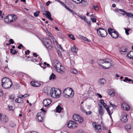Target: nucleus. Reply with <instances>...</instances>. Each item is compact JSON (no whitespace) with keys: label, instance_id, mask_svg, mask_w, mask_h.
Instances as JSON below:
<instances>
[{"label":"nucleus","instance_id":"1","mask_svg":"<svg viewBox=\"0 0 133 133\" xmlns=\"http://www.w3.org/2000/svg\"><path fill=\"white\" fill-rule=\"evenodd\" d=\"M61 93V90L58 88H52L50 90V95L54 98H58Z\"/></svg>","mask_w":133,"mask_h":133},{"label":"nucleus","instance_id":"2","mask_svg":"<svg viewBox=\"0 0 133 133\" xmlns=\"http://www.w3.org/2000/svg\"><path fill=\"white\" fill-rule=\"evenodd\" d=\"M74 94L73 90L70 87L65 88L64 90L62 93L63 97L66 98H70L71 96H73Z\"/></svg>","mask_w":133,"mask_h":133},{"label":"nucleus","instance_id":"3","mask_svg":"<svg viewBox=\"0 0 133 133\" xmlns=\"http://www.w3.org/2000/svg\"><path fill=\"white\" fill-rule=\"evenodd\" d=\"M44 45L48 50H52L53 46L52 45L51 41L48 39L44 38L42 41Z\"/></svg>","mask_w":133,"mask_h":133},{"label":"nucleus","instance_id":"4","mask_svg":"<svg viewBox=\"0 0 133 133\" xmlns=\"http://www.w3.org/2000/svg\"><path fill=\"white\" fill-rule=\"evenodd\" d=\"M109 59H104L103 60L98 59L97 60V62L98 64L101 67L103 68H106V67L102 65V64H104L105 63H108V67L107 68H110L111 67V63L109 61Z\"/></svg>","mask_w":133,"mask_h":133},{"label":"nucleus","instance_id":"5","mask_svg":"<svg viewBox=\"0 0 133 133\" xmlns=\"http://www.w3.org/2000/svg\"><path fill=\"white\" fill-rule=\"evenodd\" d=\"M98 35L101 36L102 37H105L107 35V32L103 29L101 28H99L97 29Z\"/></svg>","mask_w":133,"mask_h":133},{"label":"nucleus","instance_id":"6","mask_svg":"<svg viewBox=\"0 0 133 133\" xmlns=\"http://www.w3.org/2000/svg\"><path fill=\"white\" fill-rule=\"evenodd\" d=\"M44 114L42 111L38 112L36 115V119L38 122H43Z\"/></svg>","mask_w":133,"mask_h":133},{"label":"nucleus","instance_id":"7","mask_svg":"<svg viewBox=\"0 0 133 133\" xmlns=\"http://www.w3.org/2000/svg\"><path fill=\"white\" fill-rule=\"evenodd\" d=\"M73 118L75 121H78L80 123H82L83 121V118H82L79 115L76 114L73 115Z\"/></svg>","mask_w":133,"mask_h":133},{"label":"nucleus","instance_id":"8","mask_svg":"<svg viewBox=\"0 0 133 133\" xmlns=\"http://www.w3.org/2000/svg\"><path fill=\"white\" fill-rule=\"evenodd\" d=\"M127 115L125 112H123L121 113V120L123 122H126L128 120Z\"/></svg>","mask_w":133,"mask_h":133},{"label":"nucleus","instance_id":"9","mask_svg":"<svg viewBox=\"0 0 133 133\" xmlns=\"http://www.w3.org/2000/svg\"><path fill=\"white\" fill-rule=\"evenodd\" d=\"M51 102V99L50 98H48L43 100V104L44 106L46 107L49 105Z\"/></svg>","mask_w":133,"mask_h":133},{"label":"nucleus","instance_id":"10","mask_svg":"<svg viewBox=\"0 0 133 133\" xmlns=\"http://www.w3.org/2000/svg\"><path fill=\"white\" fill-rule=\"evenodd\" d=\"M95 131L101 133L102 131L101 126L100 125H95Z\"/></svg>","mask_w":133,"mask_h":133},{"label":"nucleus","instance_id":"11","mask_svg":"<svg viewBox=\"0 0 133 133\" xmlns=\"http://www.w3.org/2000/svg\"><path fill=\"white\" fill-rule=\"evenodd\" d=\"M2 83H12V82L10 79L7 77L3 78L2 81Z\"/></svg>","mask_w":133,"mask_h":133},{"label":"nucleus","instance_id":"12","mask_svg":"<svg viewBox=\"0 0 133 133\" xmlns=\"http://www.w3.org/2000/svg\"><path fill=\"white\" fill-rule=\"evenodd\" d=\"M46 14L43 13V14L45 15L46 17L51 21H53V19L51 17V14L50 12L48 11H45Z\"/></svg>","mask_w":133,"mask_h":133},{"label":"nucleus","instance_id":"13","mask_svg":"<svg viewBox=\"0 0 133 133\" xmlns=\"http://www.w3.org/2000/svg\"><path fill=\"white\" fill-rule=\"evenodd\" d=\"M122 107L123 108V109L128 110L130 109V107L127 104L125 103H124L122 104Z\"/></svg>","mask_w":133,"mask_h":133},{"label":"nucleus","instance_id":"14","mask_svg":"<svg viewBox=\"0 0 133 133\" xmlns=\"http://www.w3.org/2000/svg\"><path fill=\"white\" fill-rule=\"evenodd\" d=\"M112 38H117L118 36V33L117 31L113 32L110 34Z\"/></svg>","mask_w":133,"mask_h":133},{"label":"nucleus","instance_id":"15","mask_svg":"<svg viewBox=\"0 0 133 133\" xmlns=\"http://www.w3.org/2000/svg\"><path fill=\"white\" fill-rule=\"evenodd\" d=\"M50 87H46L44 88L43 90L44 92L47 94L48 95L50 94V93H49V91L50 92V90L51 89Z\"/></svg>","mask_w":133,"mask_h":133},{"label":"nucleus","instance_id":"16","mask_svg":"<svg viewBox=\"0 0 133 133\" xmlns=\"http://www.w3.org/2000/svg\"><path fill=\"white\" fill-rule=\"evenodd\" d=\"M12 84L9 85L8 84H2V87L5 89L9 88L12 85Z\"/></svg>","mask_w":133,"mask_h":133},{"label":"nucleus","instance_id":"17","mask_svg":"<svg viewBox=\"0 0 133 133\" xmlns=\"http://www.w3.org/2000/svg\"><path fill=\"white\" fill-rule=\"evenodd\" d=\"M2 122L4 123H5L7 122L8 120V117L6 115L3 116L1 119Z\"/></svg>","mask_w":133,"mask_h":133},{"label":"nucleus","instance_id":"18","mask_svg":"<svg viewBox=\"0 0 133 133\" xmlns=\"http://www.w3.org/2000/svg\"><path fill=\"white\" fill-rule=\"evenodd\" d=\"M10 23L12 22L13 21H15L17 19V17L16 15H13V16L10 15Z\"/></svg>","mask_w":133,"mask_h":133},{"label":"nucleus","instance_id":"19","mask_svg":"<svg viewBox=\"0 0 133 133\" xmlns=\"http://www.w3.org/2000/svg\"><path fill=\"white\" fill-rule=\"evenodd\" d=\"M99 107L98 108V111H99L98 114L99 115L103 116V115L104 112L103 109L102 108V107L101 106H99Z\"/></svg>","mask_w":133,"mask_h":133},{"label":"nucleus","instance_id":"20","mask_svg":"<svg viewBox=\"0 0 133 133\" xmlns=\"http://www.w3.org/2000/svg\"><path fill=\"white\" fill-rule=\"evenodd\" d=\"M56 111L58 113H60L61 111L62 110H63V109L62 108L60 105H58L56 108Z\"/></svg>","mask_w":133,"mask_h":133},{"label":"nucleus","instance_id":"21","mask_svg":"<svg viewBox=\"0 0 133 133\" xmlns=\"http://www.w3.org/2000/svg\"><path fill=\"white\" fill-rule=\"evenodd\" d=\"M71 50L72 52L77 53L78 50V48L76 47L75 45H74L72 47Z\"/></svg>","mask_w":133,"mask_h":133},{"label":"nucleus","instance_id":"22","mask_svg":"<svg viewBox=\"0 0 133 133\" xmlns=\"http://www.w3.org/2000/svg\"><path fill=\"white\" fill-rule=\"evenodd\" d=\"M127 55L130 59H133V51H130Z\"/></svg>","mask_w":133,"mask_h":133},{"label":"nucleus","instance_id":"23","mask_svg":"<svg viewBox=\"0 0 133 133\" xmlns=\"http://www.w3.org/2000/svg\"><path fill=\"white\" fill-rule=\"evenodd\" d=\"M10 15H8V16H6L4 19L5 22L6 23H10Z\"/></svg>","mask_w":133,"mask_h":133},{"label":"nucleus","instance_id":"24","mask_svg":"<svg viewBox=\"0 0 133 133\" xmlns=\"http://www.w3.org/2000/svg\"><path fill=\"white\" fill-rule=\"evenodd\" d=\"M60 67H59L57 68H55V69L58 72H59L61 74H63L64 73V71L62 70L60 68Z\"/></svg>","mask_w":133,"mask_h":133},{"label":"nucleus","instance_id":"25","mask_svg":"<svg viewBox=\"0 0 133 133\" xmlns=\"http://www.w3.org/2000/svg\"><path fill=\"white\" fill-rule=\"evenodd\" d=\"M73 121L70 120L69 121L67 124V127L70 128H72V123H73Z\"/></svg>","mask_w":133,"mask_h":133},{"label":"nucleus","instance_id":"26","mask_svg":"<svg viewBox=\"0 0 133 133\" xmlns=\"http://www.w3.org/2000/svg\"><path fill=\"white\" fill-rule=\"evenodd\" d=\"M125 14H126L129 17L133 18V14L131 13L126 12H125Z\"/></svg>","mask_w":133,"mask_h":133},{"label":"nucleus","instance_id":"27","mask_svg":"<svg viewBox=\"0 0 133 133\" xmlns=\"http://www.w3.org/2000/svg\"><path fill=\"white\" fill-rule=\"evenodd\" d=\"M73 122L72 123V127L71 129L75 128L77 127L78 124L76 122L73 121Z\"/></svg>","mask_w":133,"mask_h":133},{"label":"nucleus","instance_id":"28","mask_svg":"<svg viewBox=\"0 0 133 133\" xmlns=\"http://www.w3.org/2000/svg\"><path fill=\"white\" fill-rule=\"evenodd\" d=\"M127 48H126L125 47H122L121 48V50L120 52H125L127 50Z\"/></svg>","mask_w":133,"mask_h":133},{"label":"nucleus","instance_id":"29","mask_svg":"<svg viewBox=\"0 0 133 133\" xmlns=\"http://www.w3.org/2000/svg\"><path fill=\"white\" fill-rule=\"evenodd\" d=\"M12 85H13V87L14 89H18L19 87V85L18 84H12Z\"/></svg>","mask_w":133,"mask_h":133},{"label":"nucleus","instance_id":"30","mask_svg":"<svg viewBox=\"0 0 133 133\" xmlns=\"http://www.w3.org/2000/svg\"><path fill=\"white\" fill-rule=\"evenodd\" d=\"M105 80L103 78L100 79L98 81V83H105Z\"/></svg>","mask_w":133,"mask_h":133},{"label":"nucleus","instance_id":"31","mask_svg":"<svg viewBox=\"0 0 133 133\" xmlns=\"http://www.w3.org/2000/svg\"><path fill=\"white\" fill-rule=\"evenodd\" d=\"M125 128L127 130H130L131 128V126L130 124H127L125 126Z\"/></svg>","mask_w":133,"mask_h":133},{"label":"nucleus","instance_id":"32","mask_svg":"<svg viewBox=\"0 0 133 133\" xmlns=\"http://www.w3.org/2000/svg\"><path fill=\"white\" fill-rule=\"evenodd\" d=\"M59 62L56 59H54L53 62V66L54 67L55 65H55H57L58 63Z\"/></svg>","mask_w":133,"mask_h":133},{"label":"nucleus","instance_id":"33","mask_svg":"<svg viewBox=\"0 0 133 133\" xmlns=\"http://www.w3.org/2000/svg\"><path fill=\"white\" fill-rule=\"evenodd\" d=\"M31 86H32L38 87L41 86V84H30Z\"/></svg>","mask_w":133,"mask_h":133},{"label":"nucleus","instance_id":"34","mask_svg":"<svg viewBox=\"0 0 133 133\" xmlns=\"http://www.w3.org/2000/svg\"><path fill=\"white\" fill-rule=\"evenodd\" d=\"M105 108L106 109L107 111V112L108 113V114L109 115V116H110V117H111V115L112 114L113 112L112 111V112L111 113L110 112V110H109V108L108 107H107L106 108Z\"/></svg>","mask_w":133,"mask_h":133},{"label":"nucleus","instance_id":"35","mask_svg":"<svg viewBox=\"0 0 133 133\" xmlns=\"http://www.w3.org/2000/svg\"><path fill=\"white\" fill-rule=\"evenodd\" d=\"M10 53H12L13 55L17 54V51L16 50L13 49H10Z\"/></svg>","mask_w":133,"mask_h":133},{"label":"nucleus","instance_id":"36","mask_svg":"<svg viewBox=\"0 0 133 133\" xmlns=\"http://www.w3.org/2000/svg\"><path fill=\"white\" fill-rule=\"evenodd\" d=\"M123 81L124 82H127V81H128V82H130L131 81H132V83L133 82V81H132L131 79H129L128 77H125V79L123 80Z\"/></svg>","mask_w":133,"mask_h":133},{"label":"nucleus","instance_id":"37","mask_svg":"<svg viewBox=\"0 0 133 133\" xmlns=\"http://www.w3.org/2000/svg\"><path fill=\"white\" fill-rule=\"evenodd\" d=\"M79 36L80 38H82L83 40H84L85 41H89V39L87 38H86L84 36H81L80 35H79Z\"/></svg>","mask_w":133,"mask_h":133},{"label":"nucleus","instance_id":"38","mask_svg":"<svg viewBox=\"0 0 133 133\" xmlns=\"http://www.w3.org/2000/svg\"><path fill=\"white\" fill-rule=\"evenodd\" d=\"M47 35H48L49 36H50V37H51V38L53 39L54 38V36H52L51 33L49 31L48 29H47Z\"/></svg>","mask_w":133,"mask_h":133},{"label":"nucleus","instance_id":"39","mask_svg":"<svg viewBox=\"0 0 133 133\" xmlns=\"http://www.w3.org/2000/svg\"><path fill=\"white\" fill-rule=\"evenodd\" d=\"M55 75L53 73H52L49 77V79L50 80H51L52 79H55Z\"/></svg>","mask_w":133,"mask_h":133},{"label":"nucleus","instance_id":"40","mask_svg":"<svg viewBox=\"0 0 133 133\" xmlns=\"http://www.w3.org/2000/svg\"><path fill=\"white\" fill-rule=\"evenodd\" d=\"M68 36L71 39H72L73 40H75V38L74 37V36L72 34H69L68 35Z\"/></svg>","mask_w":133,"mask_h":133},{"label":"nucleus","instance_id":"41","mask_svg":"<svg viewBox=\"0 0 133 133\" xmlns=\"http://www.w3.org/2000/svg\"><path fill=\"white\" fill-rule=\"evenodd\" d=\"M71 73L77 74V70L74 69H72L71 70Z\"/></svg>","mask_w":133,"mask_h":133},{"label":"nucleus","instance_id":"42","mask_svg":"<svg viewBox=\"0 0 133 133\" xmlns=\"http://www.w3.org/2000/svg\"><path fill=\"white\" fill-rule=\"evenodd\" d=\"M40 11H36L34 13V15L35 17H38V16Z\"/></svg>","mask_w":133,"mask_h":133},{"label":"nucleus","instance_id":"43","mask_svg":"<svg viewBox=\"0 0 133 133\" xmlns=\"http://www.w3.org/2000/svg\"><path fill=\"white\" fill-rule=\"evenodd\" d=\"M118 10H119V11L121 12H124V13H123L122 14V15L123 16H124L125 15V12H126V11H125L123 9H117Z\"/></svg>","mask_w":133,"mask_h":133},{"label":"nucleus","instance_id":"44","mask_svg":"<svg viewBox=\"0 0 133 133\" xmlns=\"http://www.w3.org/2000/svg\"><path fill=\"white\" fill-rule=\"evenodd\" d=\"M62 66V65L61 63L59 62L58 63V64L57 65H55H55L54 67V68H57V67H61Z\"/></svg>","mask_w":133,"mask_h":133},{"label":"nucleus","instance_id":"45","mask_svg":"<svg viewBox=\"0 0 133 133\" xmlns=\"http://www.w3.org/2000/svg\"><path fill=\"white\" fill-rule=\"evenodd\" d=\"M79 17L81 18L82 19H83L84 20V21H85V20L87 18L85 17L84 16H82L81 15H78Z\"/></svg>","mask_w":133,"mask_h":133},{"label":"nucleus","instance_id":"46","mask_svg":"<svg viewBox=\"0 0 133 133\" xmlns=\"http://www.w3.org/2000/svg\"><path fill=\"white\" fill-rule=\"evenodd\" d=\"M85 22L88 24V25L89 26H90L91 25L90 21H88V19H86L85 20Z\"/></svg>","mask_w":133,"mask_h":133},{"label":"nucleus","instance_id":"47","mask_svg":"<svg viewBox=\"0 0 133 133\" xmlns=\"http://www.w3.org/2000/svg\"><path fill=\"white\" fill-rule=\"evenodd\" d=\"M9 97L11 99H14L15 98V96L14 95H10Z\"/></svg>","mask_w":133,"mask_h":133},{"label":"nucleus","instance_id":"48","mask_svg":"<svg viewBox=\"0 0 133 133\" xmlns=\"http://www.w3.org/2000/svg\"><path fill=\"white\" fill-rule=\"evenodd\" d=\"M85 113L88 116L91 114L92 113V112L91 111H86Z\"/></svg>","mask_w":133,"mask_h":133},{"label":"nucleus","instance_id":"49","mask_svg":"<svg viewBox=\"0 0 133 133\" xmlns=\"http://www.w3.org/2000/svg\"><path fill=\"white\" fill-rule=\"evenodd\" d=\"M81 111L84 113H85L86 111L84 109V108L83 107H82L81 108Z\"/></svg>","mask_w":133,"mask_h":133},{"label":"nucleus","instance_id":"50","mask_svg":"<svg viewBox=\"0 0 133 133\" xmlns=\"http://www.w3.org/2000/svg\"><path fill=\"white\" fill-rule=\"evenodd\" d=\"M32 82H33V83H38L41 82L38 81H36L35 80H34L33 81H31L30 83H32Z\"/></svg>","mask_w":133,"mask_h":133},{"label":"nucleus","instance_id":"51","mask_svg":"<svg viewBox=\"0 0 133 133\" xmlns=\"http://www.w3.org/2000/svg\"><path fill=\"white\" fill-rule=\"evenodd\" d=\"M93 7H94V9L96 11H98V8L97 5L94 6Z\"/></svg>","mask_w":133,"mask_h":133},{"label":"nucleus","instance_id":"52","mask_svg":"<svg viewBox=\"0 0 133 133\" xmlns=\"http://www.w3.org/2000/svg\"><path fill=\"white\" fill-rule=\"evenodd\" d=\"M3 96V92L2 90L0 89V97Z\"/></svg>","mask_w":133,"mask_h":133},{"label":"nucleus","instance_id":"53","mask_svg":"<svg viewBox=\"0 0 133 133\" xmlns=\"http://www.w3.org/2000/svg\"><path fill=\"white\" fill-rule=\"evenodd\" d=\"M91 19L92 21L93 22H95L96 21V19L94 18H91Z\"/></svg>","mask_w":133,"mask_h":133},{"label":"nucleus","instance_id":"54","mask_svg":"<svg viewBox=\"0 0 133 133\" xmlns=\"http://www.w3.org/2000/svg\"><path fill=\"white\" fill-rule=\"evenodd\" d=\"M130 30V29H125V32L127 35H129V33L128 32Z\"/></svg>","mask_w":133,"mask_h":133},{"label":"nucleus","instance_id":"55","mask_svg":"<svg viewBox=\"0 0 133 133\" xmlns=\"http://www.w3.org/2000/svg\"><path fill=\"white\" fill-rule=\"evenodd\" d=\"M9 41L10 44H13L14 43V41H13V39H10Z\"/></svg>","mask_w":133,"mask_h":133},{"label":"nucleus","instance_id":"56","mask_svg":"<svg viewBox=\"0 0 133 133\" xmlns=\"http://www.w3.org/2000/svg\"><path fill=\"white\" fill-rule=\"evenodd\" d=\"M29 96V95L27 94H26L24 95H21V96H22V97H23L24 98L26 97Z\"/></svg>","mask_w":133,"mask_h":133},{"label":"nucleus","instance_id":"57","mask_svg":"<svg viewBox=\"0 0 133 133\" xmlns=\"http://www.w3.org/2000/svg\"><path fill=\"white\" fill-rule=\"evenodd\" d=\"M110 105L113 108H115L116 106L114 104H112L110 102Z\"/></svg>","mask_w":133,"mask_h":133},{"label":"nucleus","instance_id":"58","mask_svg":"<svg viewBox=\"0 0 133 133\" xmlns=\"http://www.w3.org/2000/svg\"><path fill=\"white\" fill-rule=\"evenodd\" d=\"M19 97H18V98H16L15 100V102L17 103H19L20 102H21V101H20V102H19Z\"/></svg>","mask_w":133,"mask_h":133},{"label":"nucleus","instance_id":"59","mask_svg":"<svg viewBox=\"0 0 133 133\" xmlns=\"http://www.w3.org/2000/svg\"><path fill=\"white\" fill-rule=\"evenodd\" d=\"M32 58H33L32 57H31L30 58V59H28V61H32L33 62H35V61H36V60H32Z\"/></svg>","mask_w":133,"mask_h":133},{"label":"nucleus","instance_id":"60","mask_svg":"<svg viewBox=\"0 0 133 133\" xmlns=\"http://www.w3.org/2000/svg\"><path fill=\"white\" fill-rule=\"evenodd\" d=\"M24 46H23V45L21 44H20L17 47V48L18 49H21V47H23Z\"/></svg>","mask_w":133,"mask_h":133},{"label":"nucleus","instance_id":"61","mask_svg":"<svg viewBox=\"0 0 133 133\" xmlns=\"http://www.w3.org/2000/svg\"><path fill=\"white\" fill-rule=\"evenodd\" d=\"M112 29L111 28H109L108 29V32L109 33V34H110L111 33V32L112 31Z\"/></svg>","mask_w":133,"mask_h":133},{"label":"nucleus","instance_id":"62","mask_svg":"<svg viewBox=\"0 0 133 133\" xmlns=\"http://www.w3.org/2000/svg\"><path fill=\"white\" fill-rule=\"evenodd\" d=\"M26 133H39L36 131H30V132H26Z\"/></svg>","mask_w":133,"mask_h":133},{"label":"nucleus","instance_id":"63","mask_svg":"<svg viewBox=\"0 0 133 133\" xmlns=\"http://www.w3.org/2000/svg\"><path fill=\"white\" fill-rule=\"evenodd\" d=\"M8 107L9 109L10 110H11L12 109V106H11V105L10 106L9 105H8Z\"/></svg>","mask_w":133,"mask_h":133},{"label":"nucleus","instance_id":"64","mask_svg":"<svg viewBox=\"0 0 133 133\" xmlns=\"http://www.w3.org/2000/svg\"><path fill=\"white\" fill-rule=\"evenodd\" d=\"M41 110L42 111V113H44V114H45V113L46 112V111L44 110L43 108L41 109Z\"/></svg>","mask_w":133,"mask_h":133}]
</instances>
